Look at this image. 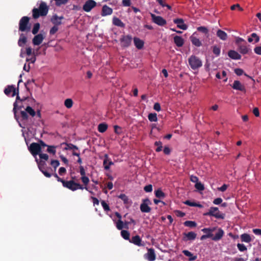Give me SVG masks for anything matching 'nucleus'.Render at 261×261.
I'll use <instances>...</instances> for the list:
<instances>
[{
  "mask_svg": "<svg viewBox=\"0 0 261 261\" xmlns=\"http://www.w3.org/2000/svg\"><path fill=\"white\" fill-rule=\"evenodd\" d=\"M237 247L238 249L241 252L247 250V247L243 244L238 243Z\"/></svg>",
  "mask_w": 261,
  "mask_h": 261,
  "instance_id": "nucleus-56",
  "label": "nucleus"
},
{
  "mask_svg": "<svg viewBox=\"0 0 261 261\" xmlns=\"http://www.w3.org/2000/svg\"><path fill=\"white\" fill-rule=\"evenodd\" d=\"M148 120L151 122H156L158 121L157 115L156 113H150L148 116Z\"/></svg>",
  "mask_w": 261,
  "mask_h": 261,
  "instance_id": "nucleus-42",
  "label": "nucleus"
},
{
  "mask_svg": "<svg viewBox=\"0 0 261 261\" xmlns=\"http://www.w3.org/2000/svg\"><path fill=\"white\" fill-rule=\"evenodd\" d=\"M64 144L66 145L64 148L65 150H73V151L79 150V148L76 146L71 143H65Z\"/></svg>",
  "mask_w": 261,
  "mask_h": 261,
  "instance_id": "nucleus-37",
  "label": "nucleus"
},
{
  "mask_svg": "<svg viewBox=\"0 0 261 261\" xmlns=\"http://www.w3.org/2000/svg\"><path fill=\"white\" fill-rule=\"evenodd\" d=\"M239 50L241 54L244 55L247 54L249 52V49L246 45L239 44Z\"/></svg>",
  "mask_w": 261,
  "mask_h": 261,
  "instance_id": "nucleus-36",
  "label": "nucleus"
},
{
  "mask_svg": "<svg viewBox=\"0 0 261 261\" xmlns=\"http://www.w3.org/2000/svg\"><path fill=\"white\" fill-rule=\"evenodd\" d=\"M153 109L158 112L160 111L161 110L160 104L158 102L155 103L153 106Z\"/></svg>",
  "mask_w": 261,
  "mask_h": 261,
  "instance_id": "nucleus-61",
  "label": "nucleus"
},
{
  "mask_svg": "<svg viewBox=\"0 0 261 261\" xmlns=\"http://www.w3.org/2000/svg\"><path fill=\"white\" fill-rule=\"evenodd\" d=\"M196 233L193 231H190L188 233H184L183 240L185 241H193L196 239Z\"/></svg>",
  "mask_w": 261,
  "mask_h": 261,
  "instance_id": "nucleus-24",
  "label": "nucleus"
},
{
  "mask_svg": "<svg viewBox=\"0 0 261 261\" xmlns=\"http://www.w3.org/2000/svg\"><path fill=\"white\" fill-rule=\"evenodd\" d=\"M64 182L63 186L72 191H76L78 189H85L88 190V187L87 186L76 182L74 180L65 181Z\"/></svg>",
  "mask_w": 261,
  "mask_h": 261,
  "instance_id": "nucleus-3",
  "label": "nucleus"
},
{
  "mask_svg": "<svg viewBox=\"0 0 261 261\" xmlns=\"http://www.w3.org/2000/svg\"><path fill=\"white\" fill-rule=\"evenodd\" d=\"M198 180L199 179L196 176L191 175L190 176V180L196 184L198 182Z\"/></svg>",
  "mask_w": 261,
  "mask_h": 261,
  "instance_id": "nucleus-62",
  "label": "nucleus"
},
{
  "mask_svg": "<svg viewBox=\"0 0 261 261\" xmlns=\"http://www.w3.org/2000/svg\"><path fill=\"white\" fill-rule=\"evenodd\" d=\"M27 42V38L26 36L21 33L20 34V37L18 41V45L20 47H23Z\"/></svg>",
  "mask_w": 261,
  "mask_h": 261,
  "instance_id": "nucleus-30",
  "label": "nucleus"
},
{
  "mask_svg": "<svg viewBox=\"0 0 261 261\" xmlns=\"http://www.w3.org/2000/svg\"><path fill=\"white\" fill-rule=\"evenodd\" d=\"M154 145L157 146V148L155 149L156 152H160L161 151H162L163 146L162 142L161 141H155L154 142Z\"/></svg>",
  "mask_w": 261,
  "mask_h": 261,
  "instance_id": "nucleus-47",
  "label": "nucleus"
},
{
  "mask_svg": "<svg viewBox=\"0 0 261 261\" xmlns=\"http://www.w3.org/2000/svg\"><path fill=\"white\" fill-rule=\"evenodd\" d=\"M113 162L111 161V159L109 157L107 154H105L103 165L105 170H108L110 169V166L113 165Z\"/></svg>",
  "mask_w": 261,
  "mask_h": 261,
  "instance_id": "nucleus-23",
  "label": "nucleus"
},
{
  "mask_svg": "<svg viewBox=\"0 0 261 261\" xmlns=\"http://www.w3.org/2000/svg\"><path fill=\"white\" fill-rule=\"evenodd\" d=\"M50 165L54 168L55 170L59 166L60 163L59 161L56 160H51L50 162Z\"/></svg>",
  "mask_w": 261,
  "mask_h": 261,
  "instance_id": "nucleus-54",
  "label": "nucleus"
},
{
  "mask_svg": "<svg viewBox=\"0 0 261 261\" xmlns=\"http://www.w3.org/2000/svg\"><path fill=\"white\" fill-rule=\"evenodd\" d=\"M58 27H57L56 25H54V27H53L49 31V34L50 35H54L58 31Z\"/></svg>",
  "mask_w": 261,
  "mask_h": 261,
  "instance_id": "nucleus-55",
  "label": "nucleus"
},
{
  "mask_svg": "<svg viewBox=\"0 0 261 261\" xmlns=\"http://www.w3.org/2000/svg\"><path fill=\"white\" fill-rule=\"evenodd\" d=\"M36 162L38 164V168L39 170L42 172V173L46 177H50L51 175L50 173H48L45 170L44 165L45 163L44 161H39L37 158H36Z\"/></svg>",
  "mask_w": 261,
  "mask_h": 261,
  "instance_id": "nucleus-13",
  "label": "nucleus"
},
{
  "mask_svg": "<svg viewBox=\"0 0 261 261\" xmlns=\"http://www.w3.org/2000/svg\"><path fill=\"white\" fill-rule=\"evenodd\" d=\"M213 53L216 56H219L220 54V48L216 45L213 46Z\"/></svg>",
  "mask_w": 261,
  "mask_h": 261,
  "instance_id": "nucleus-50",
  "label": "nucleus"
},
{
  "mask_svg": "<svg viewBox=\"0 0 261 261\" xmlns=\"http://www.w3.org/2000/svg\"><path fill=\"white\" fill-rule=\"evenodd\" d=\"M145 258L149 261H154L156 258L154 250L153 248L148 249L147 253L145 255Z\"/></svg>",
  "mask_w": 261,
  "mask_h": 261,
  "instance_id": "nucleus-22",
  "label": "nucleus"
},
{
  "mask_svg": "<svg viewBox=\"0 0 261 261\" xmlns=\"http://www.w3.org/2000/svg\"><path fill=\"white\" fill-rule=\"evenodd\" d=\"M155 196L159 198H164L165 196V193L160 189H158L155 191Z\"/></svg>",
  "mask_w": 261,
  "mask_h": 261,
  "instance_id": "nucleus-49",
  "label": "nucleus"
},
{
  "mask_svg": "<svg viewBox=\"0 0 261 261\" xmlns=\"http://www.w3.org/2000/svg\"><path fill=\"white\" fill-rule=\"evenodd\" d=\"M184 203L187 205L190 206H195L198 207L199 208H201L203 207L202 205H201L200 203H196L195 202L191 201L190 200H186Z\"/></svg>",
  "mask_w": 261,
  "mask_h": 261,
  "instance_id": "nucleus-38",
  "label": "nucleus"
},
{
  "mask_svg": "<svg viewBox=\"0 0 261 261\" xmlns=\"http://www.w3.org/2000/svg\"><path fill=\"white\" fill-rule=\"evenodd\" d=\"M45 37L42 34H39L34 36L32 40V43L34 45H40L44 40Z\"/></svg>",
  "mask_w": 261,
  "mask_h": 261,
  "instance_id": "nucleus-21",
  "label": "nucleus"
},
{
  "mask_svg": "<svg viewBox=\"0 0 261 261\" xmlns=\"http://www.w3.org/2000/svg\"><path fill=\"white\" fill-rule=\"evenodd\" d=\"M228 56L229 58L233 60H240L241 56L236 51L230 50L228 53Z\"/></svg>",
  "mask_w": 261,
  "mask_h": 261,
  "instance_id": "nucleus-27",
  "label": "nucleus"
},
{
  "mask_svg": "<svg viewBox=\"0 0 261 261\" xmlns=\"http://www.w3.org/2000/svg\"><path fill=\"white\" fill-rule=\"evenodd\" d=\"M56 147L55 146L48 145L47 151L49 153H53L54 155L56 152Z\"/></svg>",
  "mask_w": 261,
  "mask_h": 261,
  "instance_id": "nucleus-51",
  "label": "nucleus"
},
{
  "mask_svg": "<svg viewBox=\"0 0 261 261\" xmlns=\"http://www.w3.org/2000/svg\"><path fill=\"white\" fill-rule=\"evenodd\" d=\"M224 232L223 230L221 228H218V232L216 233V234L214 236H213L212 237H211V239L212 240L214 241H219L222 239L223 236H224Z\"/></svg>",
  "mask_w": 261,
  "mask_h": 261,
  "instance_id": "nucleus-26",
  "label": "nucleus"
},
{
  "mask_svg": "<svg viewBox=\"0 0 261 261\" xmlns=\"http://www.w3.org/2000/svg\"><path fill=\"white\" fill-rule=\"evenodd\" d=\"M17 96H16V100L13 103V111H15L16 108H17V103H22V102H25L26 100H29V97H23L22 98H21L19 95H18V89H17V91H16V94Z\"/></svg>",
  "mask_w": 261,
  "mask_h": 261,
  "instance_id": "nucleus-14",
  "label": "nucleus"
},
{
  "mask_svg": "<svg viewBox=\"0 0 261 261\" xmlns=\"http://www.w3.org/2000/svg\"><path fill=\"white\" fill-rule=\"evenodd\" d=\"M185 226L189 227L191 228L195 227L197 226V223L195 221H186L184 223Z\"/></svg>",
  "mask_w": 261,
  "mask_h": 261,
  "instance_id": "nucleus-41",
  "label": "nucleus"
},
{
  "mask_svg": "<svg viewBox=\"0 0 261 261\" xmlns=\"http://www.w3.org/2000/svg\"><path fill=\"white\" fill-rule=\"evenodd\" d=\"M29 116L32 117H34L36 116V111L30 106H27L24 110L20 111V119H19V125L24 128V126H21L20 121L22 122L23 123H25L29 121Z\"/></svg>",
  "mask_w": 261,
  "mask_h": 261,
  "instance_id": "nucleus-1",
  "label": "nucleus"
},
{
  "mask_svg": "<svg viewBox=\"0 0 261 261\" xmlns=\"http://www.w3.org/2000/svg\"><path fill=\"white\" fill-rule=\"evenodd\" d=\"M144 190L146 192H150L152 191V186L151 185H148L144 187Z\"/></svg>",
  "mask_w": 261,
  "mask_h": 261,
  "instance_id": "nucleus-59",
  "label": "nucleus"
},
{
  "mask_svg": "<svg viewBox=\"0 0 261 261\" xmlns=\"http://www.w3.org/2000/svg\"><path fill=\"white\" fill-rule=\"evenodd\" d=\"M17 89L14 85H8L4 90L5 94L8 96L12 92V96L13 97L16 94Z\"/></svg>",
  "mask_w": 261,
  "mask_h": 261,
  "instance_id": "nucleus-20",
  "label": "nucleus"
},
{
  "mask_svg": "<svg viewBox=\"0 0 261 261\" xmlns=\"http://www.w3.org/2000/svg\"><path fill=\"white\" fill-rule=\"evenodd\" d=\"M251 36L255 40V43H257L259 41V37L255 33H252Z\"/></svg>",
  "mask_w": 261,
  "mask_h": 261,
  "instance_id": "nucleus-60",
  "label": "nucleus"
},
{
  "mask_svg": "<svg viewBox=\"0 0 261 261\" xmlns=\"http://www.w3.org/2000/svg\"><path fill=\"white\" fill-rule=\"evenodd\" d=\"M189 64L193 70H196L202 66V62L199 58L195 56H191L188 59Z\"/></svg>",
  "mask_w": 261,
  "mask_h": 261,
  "instance_id": "nucleus-5",
  "label": "nucleus"
},
{
  "mask_svg": "<svg viewBox=\"0 0 261 261\" xmlns=\"http://www.w3.org/2000/svg\"><path fill=\"white\" fill-rule=\"evenodd\" d=\"M132 41V37L129 35H123L120 39L121 46L122 47H128L130 45Z\"/></svg>",
  "mask_w": 261,
  "mask_h": 261,
  "instance_id": "nucleus-9",
  "label": "nucleus"
},
{
  "mask_svg": "<svg viewBox=\"0 0 261 261\" xmlns=\"http://www.w3.org/2000/svg\"><path fill=\"white\" fill-rule=\"evenodd\" d=\"M240 237L242 242H244L245 243H250L252 241V239L248 233H244L241 234Z\"/></svg>",
  "mask_w": 261,
  "mask_h": 261,
  "instance_id": "nucleus-35",
  "label": "nucleus"
},
{
  "mask_svg": "<svg viewBox=\"0 0 261 261\" xmlns=\"http://www.w3.org/2000/svg\"><path fill=\"white\" fill-rule=\"evenodd\" d=\"M29 150L34 157L37 158L36 155L41 152V145L37 143H32L29 147Z\"/></svg>",
  "mask_w": 261,
  "mask_h": 261,
  "instance_id": "nucleus-7",
  "label": "nucleus"
},
{
  "mask_svg": "<svg viewBox=\"0 0 261 261\" xmlns=\"http://www.w3.org/2000/svg\"><path fill=\"white\" fill-rule=\"evenodd\" d=\"M129 242L138 246H144V244L142 243V240L139 236L136 235L132 238Z\"/></svg>",
  "mask_w": 261,
  "mask_h": 261,
  "instance_id": "nucleus-19",
  "label": "nucleus"
},
{
  "mask_svg": "<svg viewBox=\"0 0 261 261\" xmlns=\"http://www.w3.org/2000/svg\"><path fill=\"white\" fill-rule=\"evenodd\" d=\"M80 173L81 175V180L84 186H87L90 181L88 177L86 175V171L83 166H80Z\"/></svg>",
  "mask_w": 261,
  "mask_h": 261,
  "instance_id": "nucleus-12",
  "label": "nucleus"
},
{
  "mask_svg": "<svg viewBox=\"0 0 261 261\" xmlns=\"http://www.w3.org/2000/svg\"><path fill=\"white\" fill-rule=\"evenodd\" d=\"M48 7L44 2H41L38 8H34L32 10L33 17L37 19L39 16H45L48 12Z\"/></svg>",
  "mask_w": 261,
  "mask_h": 261,
  "instance_id": "nucleus-2",
  "label": "nucleus"
},
{
  "mask_svg": "<svg viewBox=\"0 0 261 261\" xmlns=\"http://www.w3.org/2000/svg\"><path fill=\"white\" fill-rule=\"evenodd\" d=\"M234 73L238 76L244 74V70L241 68H236L234 69Z\"/></svg>",
  "mask_w": 261,
  "mask_h": 261,
  "instance_id": "nucleus-58",
  "label": "nucleus"
},
{
  "mask_svg": "<svg viewBox=\"0 0 261 261\" xmlns=\"http://www.w3.org/2000/svg\"><path fill=\"white\" fill-rule=\"evenodd\" d=\"M108 125L105 123H100L98 125V130L100 133H104L108 129Z\"/></svg>",
  "mask_w": 261,
  "mask_h": 261,
  "instance_id": "nucleus-39",
  "label": "nucleus"
},
{
  "mask_svg": "<svg viewBox=\"0 0 261 261\" xmlns=\"http://www.w3.org/2000/svg\"><path fill=\"white\" fill-rule=\"evenodd\" d=\"M197 30L198 31L201 32V33L204 34L205 35H207L208 34V30L205 27H204V26L199 27L197 28Z\"/></svg>",
  "mask_w": 261,
  "mask_h": 261,
  "instance_id": "nucleus-46",
  "label": "nucleus"
},
{
  "mask_svg": "<svg viewBox=\"0 0 261 261\" xmlns=\"http://www.w3.org/2000/svg\"><path fill=\"white\" fill-rule=\"evenodd\" d=\"M96 6V3L93 0L87 1L83 7V9L86 12H90Z\"/></svg>",
  "mask_w": 261,
  "mask_h": 261,
  "instance_id": "nucleus-11",
  "label": "nucleus"
},
{
  "mask_svg": "<svg viewBox=\"0 0 261 261\" xmlns=\"http://www.w3.org/2000/svg\"><path fill=\"white\" fill-rule=\"evenodd\" d=\"M190 41H191L192 43L194 45H195L197 47H200V46L202 45L201 42L200 41V40L198 38H197V37H196L194 36V34L192 35L190 37Z\"/></svg>",
  "mask_w": 261,
  "mask_h": 261,
  "instance_id": "nucleus-32",
  "label": "nucleus"
},
{
  "mask_svg": "<svg viewBox=\"0 0 261 261\" xmlns=\"http://www.w3.org/2000/svg\"><path fill=\"white\" fill-rule=\"evenodd\" d=\"M38 155L40 158V160H39V161H43V160L44 161H47L48 159V155L46 153H42L41 152L40 153V154H39Z\"/></svg>",
  "mask_w": 261,
  "mask_h": 261,
  "instance_id": "nucleus-53",
  "label": "nucleus"
},
{
  "mask_svg": "<svg viewBox=\"0 0 261 261\" xmlns=\"http://www.w3.org/2000/svg\"><path fill=\"white\" fill-rule=\"evenodd\" d=\"M216 35L218 37L223 41L226 40L228 37L227 33L220 29L218 30L217 31Z\"/></svg>",
  "mask_w": 261,
  "mask_h": 261,
  "instance_id": "nucleus-31",
  "label": "nucleus"
},
{
  "mask_svg": "<svg viewBox=\"0 0 261 261\" xmlns=\"http://www.w3.org/2000/svg\"><path fill=\"white\" fill-rule=\"evenodd\" d=\"M253 232L258 236H261V229L258 228H254L252 230Z\"/></svg>",
  "mask_w": 261,
  "mask_h": 261,
  "instance_id": "nucleus-64",
  "label": "nucleus"
},
{
  "mask_svg": "<svg viewBox=\"0 0 261 261\" xmlns=\"http://www.w3.org/2000/svg\"><path fill=\"white\" fill-rule=\"evenodd\" d=\"M152 21L160 26L165 25L167 22L166 20L160 16H156L154 14H150Z\"/></svg>",
  "mask_w": 261,
  "mask_h": 261,
  "instance_id": "nucleus-10",
  "label": "nucleus"
},
{
  "mask_svg": "<svg viewBox=\"0 0 261 261\" xmlns=\"http://www.w3.org/2000/svg\"><path fill=\"white\" fill-rule=\"evenodd\" d=\"M65 106L68 108H71L73 106V101L71 98H67L64 101Z\"/></svg>",
  "mask_w": 261,
  "mask_h": 261,
  "instance_id": "nucleus-44",
  "label": "nucleus"
},
{
  "mask_svg": "<svg viewBox=\"0 0 261 261\" xmlns=\"http://www.w3.org/2000/svg\"><path fill=\"white\" fill-rule=\"evenodd\" d=\"M174 42L178 47H181L184 44V39L180 36H175L173 38Z\"/></svg>",
  "mask_w": 261,
  "mask_h": 261,
  "instance_id": "nucleus-28",
  "label": "nucleus"
},
{
  "mask_svg": "<svg viewBox=\"0 0 261 261\" xmlns=\"http://www.w3.org/2000/svg\"><path fill=\"white\" fill-rule=\"evenodd\" d=\"M112 13L113 9L109 7L106 5L103 6L101 13V16H105L107 15H110L112 14Z\"/></svg>",
  "mask_w": 261,
  "mask_h": 261,
  "instance_id": "nucleus-25",
  "label": "nucleus"
},
{
  "mask_svg": "<svg viewBox=\"0 0 261 261\" xmlns=\"http://www.w3.org/2000/svg\"><path fill=\"white\" fill-rule=\"evenodd\" d=\"M182 253L185 256L189 257L188 259L189 261L195 260L197 258V255H194L193 253L187 250H184L182 251Z\"/></svg>",
  "mask_w": 261,
  "mask_h": 261,
  "instance_id": "nucleus-33",
  "label": "nucleus"
},
{
  "mask_svg": "<svg viewBox=\"0 0 261 261\" xmlns=\"http://www.w3.org/2000/svg\"><path fill=\"white\" fill-rule=\"evenodd\" d=\"M101 204L105 211H109L110 210L109 205L105 201H101Z\"/></svg>",
  "mask_w": 261,
  "mask_h": 261,
  "instance_id": "nucleus-57",
  "label": "nucleus"
},
{
  "mask_svg": "<svg viewBox=\"0 0 261 261\" xmlns=\"http://www.w3.org/2000/svg\"><path fill=\"white\" fill-rule=\"evenodd\" d=\"M24 102L17 103V108H16L15 111H13L14 115V117L15 119L17 120V122H19V119H20V111H22L21 109L23 108L24 109L25 107L23 105Z\"/></svg>",
  "mask_w": 261,
  "mask_h": 261,
  "instance_id": "nucleus-15",
  "label": "nucleus"
},
{
  "mask_svg": "<svg viewBox=\"0 0 261 261\" xmlns=\"http://www.w3.org/2000/svg\"><path fill=\"white\" fill-rule=\"evenodd\" d=\"M40 25L39 23L37 22L34 24L32 32L33 34L36 35L40 29Z\"/></svg>",
  "mask_w": 261,
  "mask_h": 261,
  "instance_id": "nucleus-45",
  "label": "nucleus"
},
{
  "mask_svg": "<svg viewBox=\"0 0 261 261\" xmlns=\"http://www.w3.org/2000/svg\"><path fill=\"white\" fill-rule=\"evenodd\" d=\"M231 87L235 90L246 92V88L244 85H242L239 81H234Z\"/></svg>",
  "mask_w": 261,
  "mask_h": 261,
  "instance_id": "nucleus-17",
  "label": "nucleus"
},
{
  "mask_svg": "<svg viewBox=\"0 0 261 261\" xmlns=\"http://www.w3.org/2000/svg\"><path fill=\"white\" fill-rule=\"evenodd\" d=\"M173 22L177 24V27L183 30H186L188 26L184 23V19L182 18H176L173 19Z\"/></svg>",
  "mask_w": 261,
  "mask_h": 261,
  "instance_id": "nucleus-18",
  "label": "nucleus"
},
{
  "mask_svg": "<svg viewBox=\"0 0 261 261\" xmlns=\"http://www.w3.org/2000/svg\"><path fill=\"white\" fill-rule=\"evenodd\" d=\"M204 215L213 216L217 219H224L225 218V214L221 213L217 207H211L208 212L204 213Z\"/></svg>",
  "mask_w": 261,
  "mask_h": 261,
  "instance_id": "nucleus-6",
  "label": "nucleus"
},
{
  "mask_svg": "<svg viewBox=\"0 0 261 261\" xmlns=\"http://www.w3.org/2000/svg\"><path fill=\"white\" fill-rule=\"evenodd\" d=\"M113 24L116 26L124 28V23L118 18L114 17L113 18Z\"/></svg>",
  "mask_w": 261,
  "mask_h": 261,
  "instance_id": "nucleus-34",
  "label": "nucleus"
},
{
  "mask_svg": "<svg viewBox=\"0 0 261 261\" xmlns=\"http://www.w3.org/2000/svg\"><path fill=\"white\" fill-rule=\"evenodd\" d=\"M118 197L121 199L124 204H127L129 203L128 197L124 194H121L118 196Z\"/></svg>",
  "mask_w": 261,
  "mask_h": 261,
  "instance_id": "nucleus-43",
  "label": "nucleus"
},
{
  "mask_svg": "<svg viewBox=\"0 0 261 261\" xmlns=\"http://www.w3.org/2000/svg\"><path fill=\"white\" fill-rule=\"evenodd\" d=\"M254 51L255 54L261 55V46H257L254 48Z\"/></svg>",
  "mask_w": 261,
  "mask_h": 261,
  "instance_id": "nucleus-63",
  "label": "nucleus"
},
{
  "mask_svg": "<svg viewBox=\"0 0 261 261\" xmlns=\"http://www.w3.org/2000/svg\"><path fill=\"white\" fill-rule=\"evenodd\" d=\"M151 204V202L148 198H145L142 200V202L140 205V210L142 213H149L151 211V208L149 205Z\"/></svg>",
  "mask_w": 261,
  "mask_h": 261,
  "instance_id": "nucleus-8",
  "label": "nucleus"
},
{
  "mask_svg": "<svg viewBox=\"0 0 261 261\" xmlns=\"http://www.w3.org/2000/svg\"><path fill=\"white\" fill-rule=\"evenodd\" d=\"M195 187L199 191H203L204 189V185L200 182H198L195 184Z\"/></svg>",
  "mask_w": 261,
  "mask_h": 261,
  "instance_id": "nucleus-52",
  "label": "nucleus"
},
{
  "mask_svg": "<svg viewBox=\"0 0 261 261\" xmlns=\"http://www.w3.org/2000/svg\"><path fill=\"white\" fill-rule=\"evenodd\" d=\"M134 42L135 46L138 49H141L143 47L144 42L143 40H141L139 38L135 37L134 38Z\"/></svg>",
  "mask_w": 261,
  "mask_h": 261,
  "instance_id": "nucleus-29",
  "label": "nucleus"
},
{
  "mask_svg": "<svg viewBox=\"0 0 261 261\" xmlns=\"http://www.w3.org/2000/svg\"><path fill=\"white\" fill-rule=\"evenodd\" d=\"M116 226L118 230L124 228V222L121 220H118L116 223Z\"/></svg>",
  "mask_w": 261,
  "mask_h": 261,
  "instance_id": "nucleus-48",
  "label": "nucleus"
},
{
  "mask_svg": "<svg viewBox=\"0 0 261 261\" xmlns=\"http://www.w3.org/2000/svg\"><path fill=\"white\" fill-rule=\"evenodd\" d=\"M121 236L124 240L129 241L130 233L127 230H122L121 231Z\"/></svg>",
  "mask_w": 261,
  "mask_h": 261,
  "instance_id": "nucleus-40",
  "label": "nucleus"
},
{
  "mask_svg": "<svg viewBox=\"0 0 261 261\" xmlns=\"http://www.w3.org/2000/svg\"><path fill=\"white\" fill-rule=\"evenodd\" d=\"M30 17L23 16L19 22V31L22 32H29L30 31L31 25L30 23Z\"/></svg>",
  "mask_w": 261,
  "mask_h": 261,
  "instance_id": "nucleus-4",
  "label": "nucleus"
},
{
  "mask_svg": "<svg viewBox=\"0 0 261 261\" xmlns=\"http://www.w3.org/2000/svg\"><path fill=\"white\" fill-rule=\"evenodd\" d=\"M64 19L63 16L59 17L56 14L53 15L50 19V21L54 25L58 27L62 24L61 20Z\"/></svg>",
  "mask_w": 261,
  "mask_h": 261,
  "instance_id": "nucleus-16",
  "label": "nucleus"
}]
</instances>
